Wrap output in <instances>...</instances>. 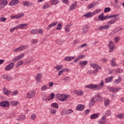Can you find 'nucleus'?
Instances as JSON below:
<instances>
[{"instance_id":"nucleus-54","label":"nucleus","mask_w":124,"mask_h":124,"mask_svg":"<svg viewBox=\"0 0 124 124\" xmlns=\"http://www.w3.org/2000/svg\"><path fill=\"white\" fill-rule=\"evenodd\" d=\"M25 48H26V46L25 45H22L19 46V49H20V51H23V50H24V49H25Z\"/></svg>"},{"instance_id":"nucleus-44","label":"nucleus","mask_w":124,"mask_h":124,"mask_svg":"<svg viewBox=\"0 0 124 124\" xmlns=\"http://www.w3.org/2000/svg\"><path fill=\"white\" fill-rule=\"evenodd\" d=\"M46 90H47V86H46V85L43 86L41 89V91H42V92H45Z\"/></svg>"},{"instance_id":"nucleus-53","label":"nucleus","mask_w":124,"mask_h":124,"mask_svg":"<svg viewBox=\"0 0 124 124\" xmlns=\"http://www.w3.org/2000/svg\"><path fill=\"white\" fill-rule=\"evenodd\" d=\"M31 120H34L35 119H36V115L34 114H32L31 117Z\"/></svg>"},{"instance_id":"nucleus-64","label":"nucleus","mask_w":124,"mask_h":124,"mask_svg":"<svg viewBox=\"0 0 124 124\" xmlns=\"http://www.w3.org/2000/svg\"><path fill=\"white\" fill-rule=\"evenodd\" d=\"M82 31H82L83 33H86V32H87V31H88V29L83 28Z\"/></svg>"},{"instance_id":"nucleus-5","label":"nucleus","mask_w":124,"mask_h":124,"mask_svg":"<svg viewBox=\"0 0 124 124\" xmlns=\"http://www.w3.org/2000/svg\"><path fill=\"white\" fill-rule=\"evenodd\" d=\"M0 106L1 107H4L5 108H7L9 106V102L7 101L0 102Z\"/></svg>"},{"instance_id":"nucleus-40","label":"nucleus","mask_w":124,"mask_h":124,"mask_svg":"<svg viewBox=\"0 0 124 124\" xmlns=\"http://www.w3.org/2000/svg\"><path fill=\"white\" fill-rule=\"evenodd\" d=\"M110 11H111V8H110V7L105 8L104 11L105 13H107V12H110Z\"/></svg>"},{"instance_id":"nucleus-16","label":"nucleus","mask_w":124,"mask_h":124,"mask_svg":"<svg viewBox=\"0 0 124 124\" xmlns=\"http://www.w3.org/2000/svg\"><path fill=\"white\" fill-rule=\"evenodd\" d=\"M95 98H94V97H93L91 100L89 102V106H90V107H92V106H93V104H94V103H95Z\"/></svg>"},{"instance_id":"nucleus-62","label":"nucleus","mask_w":124,"mask_h":124,"mask_svg":"<svg viewBox=\"0 0 124 124\" xmlns=\"http://www.w3.org/2000/svg\"><path fill=\"white\" fill-rule=\"evenodd\" d=\"M21 50L20 49V47H17L14 50V52H20Z\"/></svg>"},{"instance_id":"nucleus-50","label":"nucleus","mask_w":124,"mask_h":124,"mask_svg":"<svg viewBox=\"0 0 124 124\" xmlns=\"http://www.w3.org/2000/svg\"><path fill=\"white\" fill-rule=\"evenodd\" d=\"M113 46V42L112 41H110L109 43H108L107 46L109 47H112Z\"/></svg>"},{"instance_id":"nucleus-11","label":"nucleus","mask_w":124,"mask_h":124,"mask_svg":"<svg viewBox=\"0 0 124 124\" xmlns=\"http://www.w3.org/2000/svg\"><path fill=\"white\" fill-rule=\"evenodd\" d=\"M57 24H58V22L57 21L52 22L47 26V27L46 28V30H47L48 31L50 30L51 28H53V27H55V26H57Z\"/></svg>"},{"instance_id":"nucleus-59","label":"nucleus","mask_w":124,"mask_h":124,"mask_svg":"<svg viewBox=\"0 0 124 124\" xmlns=\"http://www.w3.org/2000/svg\"><path fill=\"white\" fill-rule=\"evenodd\" d=\"M63 72H64L63 71V69L60 70V71L58 72V76H61V75H62V73H63Z\"/></svg>"},{"instance_id":"nucleus-33","label":"nucleus","mask_w":124,"mask_h":124,"mask_svg":"<svg viewBox=\"0 0 124 124\" xmlns=\"http://www.w3.org/2000/svg\"><path fill=\"white\" fill-rule=\"evenodd\" d=\"M23 63H24V62H23V61H19L16 64V66L18 68V67H20V66H21V65L23 64Z\"/></svg>"},{"instance_id":"nucleus-31","label":"nucleus","mask_w":124,"mask_h":124,"mask_svg":"<svg viewBox=\"0 0 124 124\" xmlns=\"http://www.w3.org/2000/svg\"><path fill=\"white\" fill-rule=\"evenodd\" d=\"M3 93L6 95L8 96L10 93H11V91L6 89V90H4V91L3 92Z\"/></svg>"},{"instance_id":"nucleus-20","label":"nucleus","mask_w":124,"mask_h":124,"mask_svg":"<svg viewBox=\"0 0 124 124\" xmlns=\"http://www.w3.org/2000/svg\"><path fill=\"white\" fill-rule=\"evenodd\" d=\"M117 22V18H115L114 19H111L108 22V25H113L115 24V22Z\"/></svg>"},{"instance_id":"nucleus-22","label":"nucleus","mask_w":124,"mask_h":124,"mask_svg":"<svg viewBox=\"0 0 124 124\" xmlns=\"http://www.w3.org/2000/svg\"><path fill=\"white\" fill-rule=\"evenodd\" d=\"M98 118V114L97 113H93L90 116V119L91 120H94Z\"/></svg>"},{"instance_id":"nucleus-43","label":"nucleus","mask_w":124,"mask_h":124,"mask_svg":"<svg viewBox=\"0 0 124 124\" xmlns=\"http://www.w3.org/2000/svg\"><path fill=\"white\" fill-rule=\"evenodd\" d=\"M55 43L61 45V44H62V41L61 39H58L55 41Z\"/></svg>"},{"instance_id":"nucleus-9","label":"nucleus","mask_w":124,"mask_h":124,"mask_svg":"<svg viewBox=\"0 0 124 124\" xmlns=\"http://www.w3.org/2000/svg\"><path fill=\"white\" fill-rule=\"evenodd\" d=\"M77 5V2H75L74 3L72 4L69 7V11H72L76 8V6Z\"/></svg>"},{"instance_id":"nucleus-55","label":"nucleus","mask_w":124,"mask_h":124,"mask_svg":"<svg viewBox=\"0 0 124 124\" xmlns=\"http://www.w3.org/2000/svg\"><path fill=\"white\" fill-rule=\"evenodd\" d=\"M43 33V31L40 30H37V34H42Z\"/></svg>"},{"instance_id":"nucleus-63","label":"nucleus","mask_w":124,"mask_h":124,"mask_svg":"<svg viewBox=\"0 0 124 124\" xmlns=\"http://www.w3.org/2000/svg\"><path fill=\"white\" fill-rule=\"evenodd\" d=\"M79 60H80V58H79V57H77V58H76V59L74 60L73 62H79Z\"/></svg>"},{"instance_id":"nucleus-42","label":"nucleus","mask_w":124,"mask_h":124,"mask_svg":"<svg viewBox=\"0 0 124 124\" xmlns=\"http://www.w3.org/2000/svg\"><path fill=\"white\" fill-rule=\"evenodd\" d=\"M123 30V28L120 27H117L115 29L114 31H116V32H118V31H122Z\"/></svg>"},{"instance_id":"nucleus-56","label":"nucleus","mask_w":124,"mask_h":124,"mask_svg":"<svg viewBox=\"0 0 124 124\" xmlns=\"http://www.w3.org/2000/svg\"><path fill=\"white\" fill-rule=\"evenodd\" d=\"M23 16H24V13H21L20 14H18L17 15V18H18V19H19V18H22V17H23Z\"/></svg>"},{"instance_id":"nucleus-8","label":"nucleus","mask_w":124,"mask_h":124,"mask_svg":"<svg viewBox=\"0 0 124 124\" xmlns=\"http://www.w3.org/2000/svg\"><path fill=\"white\" fill-rule=\"evenodd\" d=\"M35 78L37 83H39L41 80V78H42V75L40 73H39L36 76Z\"/></svg>"},{"instance_id":"nucleus-1","label":"nucleus","mask_w":124,"mask_h":124,"mask_svg":"<svg viewBox=\"0 0 124 124\" xmlns=\"http://www.w3.org/2000/svg\"><path fill=\"white\" fill-rule=\"evenodd\" d=\"M85 88H87V89H90V90H94L95 91L100 90V87H99V84H90L86 85Z\"/></svg>"},{"instance_id":"nucleus-60","label":"nucleus","mask_w":124,"mask_h":124,"mask_svg":"<svg viewBox=\"0 0 124 124\" xmlns=\"http://www.w3.org/2000/svg\"><path fill=\"white\" fill-rule=\"evenodd\" d=\"M62 115H66L67 114V110L64 109L62 111Z\"/></svg>"},{"instance_id":"nucleus-46","label":"nucleus","mask_w":124,"mask_h":124,"mask_svg":"<svg viewBox=\"0 0 124 124\" xmlns=\"http://www.w3.org/2000/svg\"><path fill=\"white\" fill-rule=\"evenodd\" d=\"M95 6V5H94L93 3H91L88 6V9H91V8H93V7H94Z\"/></svg>"},{"instance_id":"nucleus-14","label":"nucleus","mask_w":124,"mask_h":124,"mask_svg":"<svg viewBox=\"0 0 124 124\" xmlns=\"http://www.w3.org/2000/svg\"><path fill=\"white\" fill-rule=\"evenodd\" d=\"M19 3V0H13L11 1L9 3V5L11 6H14V5L16 4H18Z\"/></svg>"},{"instance_id":"nucleus-19","label":"nucleus","mask_w":124,"mask_h":124,"mask_svg":"<svg viewBox=\"0 0 124 124\" xmlns=\"http://www.w3.org/2000/svg\"><path fill=\"white\" fill-rule=\"evenodd\" d=\"M90 65L91 66H92V67H93V68H95V69L97 68L98 69H101V67L99 66L98 65H97V64L91 63Z\"/></svg>"},{"instance_id":"nucleus-48","label":"nucleus","mask_w":124,"mask_h":124,"mask_svg":"<svg viewBox=\"0 0 124 124\" xmlns=\"http://www.w3.org/2000/svg\"><path fill=\"white\" fill-rule=\"evenodd\" d=\"M11 103H12V105H14V106H16L19 104L18 102L16 101H11Z\"/></svg>"},{"instance_id":"nucleus-57","label":"nucleus","mask_w":124,"mask_h":124,"mask_svg":"<svg viewBox=\"0 0 124 124\" xmlns=\"http://www.w3.org/2000/svg\"><path fill=\"white\" fill-rule=\"evenodd\" d=\"M121 81H122V78H119L118 79L115 80V83H116L117 84H119V83H120Z\"/></svg>"},{"instance_id":"nucleus-61","label":"nucleus","mask_w":124,"mask_h":124,"mask_svg":"<svg viewBox=\"0 0 124 124\" xmlns=\"http://www.w3.org/2000/svg\"><path fill=\"white\" fill-rule=\"evenodd\" d=\"M110 16L106 15L105 16H104V20H107V19H110Z\"/></svg>"},{"instance_id":"nucleus-39","label":"nucleus","mask_w":124,"mask_h":124,"mask_svg":"<svg viewBox=\"0 0 124 124\" xmlns=\"http://www.w3.org/2000/svg\"><path fill=\"white\" fill-rule=\"evenodd\" d=\"M56 30L57 31H61V30H62V24L61 23L58 24Z\"/></svg>"},{"instance_id":"nucleus-37","label":"nucleus","mask_w":124,"mask_h":124,"mask_svg":"<svg viewBox=\"0 0 124 124\" xmlns=\"http://www.w3.org/2000/svg\"><path fill=\"white\" fill-rule=\"evenodd\" d=\"M100 11H101V9L95 10V11H93V12L92 13L93 14V16H94L95 14H97L98 13H99Z\"/></svg>"},{"instance_id":"nucleus-30","label":"nucleus","mask_w":124,"mask_h":124,"mask_svg":"<svg viewBox=\"0 0 124 124\" xmlns=\"http://www.w3.org/2000/svg\"><path fill=\"white\" fill-rule=\"evenodd\" d=\"M64 29H65V31L67 33H68V32H69V31H70L69 25H66L64 27Z\"/></svg>"},{"instance_id":"nucleus-4","label":"nucleus","mask_w":124,"mask_h":124,"mask_svg":"<svg viewBox=\"0 0 124 124\" xmlns=\"http://www.w3.org/2000/svg\"><path fill=\"white\" fill-rule=\"evenodd\" d=\"M15 65V63L14 62H11L7 66H5V71H9V70H11L12 68L14 67Z\"/></svg>"},{"instance_id":"nucleus-51","label":"nucleus","mask_w":124,"mask_h":124,"mask_svg":"<svg viewBox=\"0 0 124 124\" xmlns=\"http://www.w3.org/2000/svg\"><path fill=\"white\" fill-rule=\"evenodd\" d=\"M67 110V114L69 115V114H72V113H73V110L72 109H68Z\"/></svg>"},{"instance_id":"nucleus-18","label":"nucleus","mask_w":124,"mask_h":124,"mask_svg":"<svg viewBox=\"0 0 124 124\" xmlns=\"http://www.w3.org/2000/svg\"><path fill=\"white\" fill-rule=\"evenodd\" d=\"M60 2V1L58 0H50V3L51 5H56V4H58Z\"/></svg>"},{"instance_id":"nucleus-32","label":"nucleus","mask_w":124,"mask_h":124,"mask_svg":"<svg viewBox=\"0 0 124 124\" xmlns=\"http://www.w3.org/2000/svg\"><path fill=\"white\" fill-rule=\"evenodd\" d=\"M26 119V115H22L21 116H20L17 120L18 121H20V122H22V121H24Z\"/></svg>"},{"instance_id":"nucleus-28","label":"nucleus","mask_w":124,"mask_h":124,"mask_svg":"<svg viewBox=\"0 0 124 124\" xmlns=\"http://www.w3.org/2000/svg\"><path fill=\"white\" fill-rule=\"evenodd\" d=\"M19 26V29H24L26 27H28V24L27 23H23L21 24L18 25Z\"/></svg>"},{"instance_id":"nucleus-41","label":"nucleus","mask_w":124,"mask_h":124,"mask_svg":"<svg viewBox=\"0 0 124 124\" xmlns=\"http://www.w3.org/2000/svg\"><path fill=\"white\" fill-rule=\"evenodd\" d=\"M11 95H17L18 94V91L16 90H14L13 92H11Z\"/></svg>"},{"instance_id":"nucleus-45","label":"nucleus","mask_w":124,"mask_h":124,"mask_svg":"<svg viewBox=\"0 0 124 124\" xmlns=\"http://www.w3.org/2000/svg\"><path fill=\"white\" fill-rule=\"evenodd\" d=\"M110 103V100L108 99H107L105 100L104 102V104L106 106H107Z\"/></svg>"},{"instance_id":"nucleus-25","label":"nucleus","mask_w":124,"mask_h":124,"mask_svg":"<svg viewBox=\"0 0 124 124\" xmlns=\"http://www.w3.org/2000/svg\"><path fill=\"white\" fill-rule=\"evenodd\" d=\"M95 97L96 101H101L102 100V97H100V95H95Z\"/></svg>"},{"instance_id":"nucleus-58","label":"nucleus","mask_w":124,"mask_h":124,"mask_svg":"<svg viewBox=\"0 0 124 124\" xmlns=\"http://www.w3.org/2000/svg\"><path fill=\"white\" fill-rule=\"evenodd\" d=\"M109 49V52L110 53H112V52H113V51H114V46H109L108 47Z\"/></svg>"},{"instance_id":"nucleus-7","label":"nucleus","mask_w":124,"mask_h":124,"mask_svg":"<svg viewBox=\"0 0 124 124\" xmlns=\"http://www.w3.org/2000/svg\"><path fill=\"white\" fill-rule=\"evenodd\" d=\"M98 123L99 124H105V123H106V116H104L102 117L101 120L98 121Z\"/></svg>"},{"instance_id":"nucleus-24","label":"nucleus","mask_w":124,"mask_h":124,"mask_svg":"<svg viewBox=\"0 0 124 124\" xmlns=\"http://www.w3.org/2000/svg\"><path fill=\"white\" fill-rule=\"evenodd\" d=\"M99 21H104V15L103 13L101 14L98 16Z\"/></svg>"},{"instance_id":"nucleus-15","label":"nucleus","mask_w":124,"mask_h":124,"mask_svg":"<svg viewBox=\"0 0 124 124\" xmlns=\"http://www.w3.org/2000/svg\"><path fill=\"white\" fill-rule=\"evenodd\" d=\"M76 109L78 111H83L84 110V106L82 104L78 105L76 107Z\"/></svg>"},{"instance_id":"nucleus-29","label":"nucleus","mask_w":124,"mask_h":124,"mask_svg":"<svg viewBox=\"0 0 124 124\" xmlns=\"http://www.w3.org/2000/svg\"><path fill=\"white\" fill-rule=\"evenodd\" d=\"M87 63H88V61H80L79 62V64L80 65V66L86 65Z\"/></svg>"},{"instance_id":"nucleus-35","label":"nucleus","mask_w":124,"mask_h":124,"mask_svg":"<svg viewBox=\"0 0 124 124\" xmlns=\"http://www.w3.org/2000/svg\"><path fill=\"white\" fill-rule=\"evenodd\" d=\"M0 3L1 4H3L4 6H5V5L7 4L8 2L6 0H1Z\"/></svg>"},{"instance_id":"nucleus-38","label":"nucleus","mask_w":124,"mask_h":124,"mask_svg":"<svg viewBox=\"0 0 124 124\" xmlns=\"http://www.w3.org/2000/svg\"><path fill=\"white\" fill-rule=\"evenodd\" d=\"M30 33L31 34H37V30H32L30 31Z\"/></svg>"},{"instance_id":"nucleus-3","label":"nucleus","mask_w":124,"mask_h":124,"mask_svg":"<svg viewBox=\"0 0 124 124\" xmlns=\"http://www.w3.org/2000/svg\"><path fill=\"white\" fill-rule=\"evenodd\" d=\"M24 56H25V54L24 53H21L20 55L16 56L14 58H13V62H16L20 61L21 59H23L24 58Z\"/></svg>"},{"instance_id":"nucleus-23","label":"nucleus","mask_w":124,"mask_h":124,"mask_svg":"<svg viewBox=\"0 0 124 124\" xmlns=\"http://www.w3.org/2000/svg\"><path fill=\"white\" fill-rule=\"evenodd\" d=\"M1 77L2 78H3V79H6V80H7V81H10L12 78L11 77L5 75H2Z\"/></svg>"},{"instance_id":"nucleus-27","label":"nucleus","mask_w":124,"mask_h":124,"mask_svg":"<svg viewBox=\"0 0 124 124\" xmlns=\"http://www.w3.org/2000/svg\"><path fill=\"white\" fill-rule=\"evenodd\" d=\"M62 67H63V66H62V65H59L54 67V69H56L57 71H59V70H61V69H62Z\"/></svg>"},{"instance_id":"nucleus-10","label":"nucleus","mask_w":124,"mask_h":124,"mask_svg":"<svg viewBox=\"0 0 124 124\" xmlns=\"http://www.w3.org/2000/svg\"><path fill=\"white\" fill-rule=\"evenodd\" d=\"M74 59H75V56H67L64 59V61L65 62H71Z\"/></svg>"},{"instance_id":"nucleus-26","label":"nucleus","mask_w":124,"mask_h":124,"mask_svg":"<svg viewBox=\"0 0 124 124\" xmlns=\"http://www.w3.org/2000/svg\"><path fill=\"white\" fill-rule=\"evenodd\" d=\"M110 62H111V66H117L118 65H116V59L112 58V60L110 61Z\"/></svg>"},{"instance_id":"nucleus-34","label":"nucleus","mask_w":124,"mask_h":124,"mask_svg":"<svg viewBox=\"0 0 124 124\" xmlns=\"http://www.w3.org/2000/svg\"><path fill=\"white\" fill-rule=\"evenodd\" d=\"M51 106L52 107H53V108H56V109H59V105H58V104L57 103H53Z\"/></svg>"},{"instance_id":"nucleus-12","label":"nucleus","mask_w":124,"mask_h":124,"mask_svg":"<svg viewBox=\"0 0 124 124\" xmlns=\"http://www.w3.org/2000/svg\"><path fill=\"white\" fill-rule=\"evenodd\" d=\"M108 90L110 91V92H111V93H118V92L121 90V88H113L110 87L108 89Z\"/></svg>"},{"instance_id":"nucleus-21","label":"nucleus","mask_w":124,"mask_h":124,"mask_svg":"<svg viewBox=\"0 0 124 124\" xmlns=\"http://www.w3.org/2000/svg\"><path fill=\"white\" fill-rule=\"evenodd\" d=\"M113 78H114L113 76H111L107 78L105 80V83H109V82H111L112 80L113 79Z\"/></svg>"},{"instance_id":"nucleus-52","label":"nucleus","mask_w":124,"mask_h":124,"mask_svg":"<svg viewBox=\"0 0 124 124\" xmlns=\"http://www.w3.org/2000/svg\"><path fill=\"white\" fill-rule=\"evenodd\" d=\"M118 16H119V14H114L109 16V18H116V17H118Z\"/></svg>"},{"instance_id":"nucleus-17","label":"nucleus","mask_w":124,"mask_h":124,"mask_svg":"<svg viewBox=\"0 0 124 124\" xmlns=\"http://www.w3.org/2000/svg\"><path fill=\"white\" fill-rule=\"evenodd\" d=\"M93 15L92 12H89L86 14L85 15H83V17H85L86 18H91V17H93Z\"/></svg>"},{"instance_id":"nucleus-49","label":"nucleus","mask_w":124,"mask_h":124,"mask_svg":"<svg viewBox=\"0 0 124 124\" xmlns=\"http://www.w3.org/2000/svg\"><path fill=\"white\" fill-rule=\"evenodd\" d=\"M23 4L24 6H27L29 7V1H25L23 2Z\"/></svg>"},{"instance_id":"nucleus-13","label":"nucleus","mask_w":124,"mask_h":124,"mask_svg":"<svg viewBox=\"0 0 124 124\" xmlns=\"http://www.w3.org/2000/svg\"><path fill=\"white\" fill-rule=\"evenodd\" d=\"M109 28H110V26L109 25H106L98 27V31H103V30H107L108 29H109Z\"/></svg>"},{"instance_id":"nucleus-2","label":"nucleus","mask_w":124,"mask_h":124,"mask_svg":"<svg viewBox=\"0 0 124 124\" xmlns=\"http://www.w3.org/2000/svg\"><path fill=\"white\" fill-rule=\"evenodd\" d=\"M56 98H57V99H59L60 101H64L65 99L67 98V96L65 95V94H63L61 96L60 94H57Z\"/></svg>"},{"instance_id":"nucleus-6","label":"nucleus","mask_w":124,"mask_h":124,"mask_svg":"<svg viewBox=\"0 0 124 124\" xmlns=\"http://www.w3.org/2000/svg\"><path fill=\"white\" fill-rule=\"evenodd\" d=\"M34 95H35V92H30L27 94L26 98H32L34 97Z\"/></svg>"},{"instance_id":"nucleus-36","label":"nucleus","mask_w":124,"mask_h":124,"mask_svg":"<svg viewBox=\"0 0 124 124\" xmlns=\"http://www.w3.org/2000/svg\"><path fill=\"white\" fill-rule=\"evenodd\" d=\"M116 118H118V119H124V113L121 114H118L116 115Z\"/></svg>"},{"instance_id":"nucleus-47","label":"nucleus","mask_w":124,"mask_h":124,"mask_svg":"<svg viewBox=\"0 0 124 124\" xmlns=\"http://www.w3.org/2000/svg\"><path fill=\"white\" fill-rule=\"evenodd\" d=\"M48 7H50L49 6L48 3L45 4L43 6V9H46V8H48Z\"/></svg>"}]
</instances>
